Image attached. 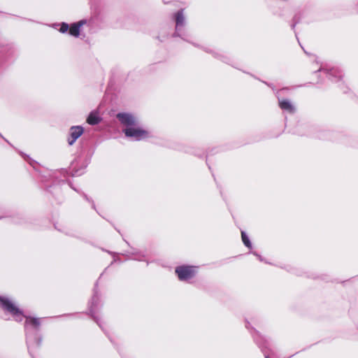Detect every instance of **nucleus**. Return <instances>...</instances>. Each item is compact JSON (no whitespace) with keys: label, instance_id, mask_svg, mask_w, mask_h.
<instances>
[{"label":"nucleus","instance_id":"nucleus-1","mask_svg":"<svg viewBox=\"0 0 358 358\" xmlns=\"http://www.w3.org/2000/svg\"><path fill=\"white\" fill-rule=\"evenodd\" d=\"M123 131L126 136L134 138L137 141L146 138L149 136V132L147 130L135 126L125 128Z\"/></svg>","mask_w":358,"mask_h":358},{"label":"nucleus","instance_id":"nucleus-2","mask_svg":"<svg viewBox=\"0 0 358 358\" xmlns=\"http://www.w3.org/2000/svg\"><path fill=\"white\" fill-rule=\"evenodd\" d=\"M176 273L180 280H187L196 273V268L193 266H180L176 268Z\"/></svg>","mask_w":358,"mask_h":358},{"label":"nucleus","instance_id":"nucleus-3","mask_svg":"<svg viewBox=\"0 0 358 358\" xmlns=\"http://www.w3.org/2000/svg\"><path fill=\"white\" fill-rule=\"evenodd\" d=\"M0 301L2 303L3 307L12 313L13 315L16 316V320H22V314L20 310L8 299L1 298Z\"/></svg>","mask_w":358,"mask_h":358},{"label":"nucleus","instance_id":"nucleus-4","mask_svg":"<svg viewBox=\"0 0 358 358\" xmlns=\"http://www.w3.org/2000/svg\"><path fill=\"white\" fill-rule=\"evenodd\" d=\"M117 117L119 121L126 127H130L132 126H136V117L129 113H118L117 115Z\"/></svg>","mask_w":358,"mask_h":358},{"label":"nucleus","instance_id":"nucleus-5","mask_svg":"<svg viewBox=\"0 0 358 358\" xmlns=\"http://www.w3.org/2000/svg\"><path fill=\"white\" fill-rule=\"evenodd\" d=\"M83 129L80 126L72 127L70 129L71 140L69 141V145H73V143L82 135Z\"/></svg>","mask_w":358,"mask_h":358},{"label":"nucleus","instance_id":"nucleus-6","mask_svg":"<svg viewBox=\"0 0 358 358\" xmlns=\"http://www.w3.org/2000/svg\"><path fill=\"white\" fill-rule=\"evenodd\" d=\"M85 24V21L81 20L77 23L72 24L69 28V33L71 36L78 37L80 34V28Z\"/></svg>","mask_w":358,"mask_h":358},{"label":"nucleus","instance_id":"nucleus-7","mask_svg":"<svg viewBox=\"0 0 358 358\" xmlns=\"http://www.w3.org/2000/svg\"><path fill=\"white\" fill-rule=\"evenodd\" d=\"M87 122L92 125L96 124L100 122V118L96 113H91L87 119Z\"/></svg>","mask_w":358,"mask_h":358},{"label":"nucleus","instance_id":"nucleus-8","mask_svg":"<svg viewBox=\"0 0 358 358\" xmlns=\"http://www.w3.org/2000/svg\"><path fill=\"white\" fill-rule=\"evenodd\" d=\"M279 106L282 110H287L289 111L291 110L290 103L287 100L279 99Z\"/></svg>","mask_w":358,"mask_h":358},{"label":"nucleus","instance_id":"nucleus-9","mask_svg":"<svg viewBox=\"0 0 358 358\" xmlns=\"http://www.w3.org/2000/svg\"><path fill=\"white\" fill-rule=\"evenodd\" d=\"M184 16L182 12H178L176 15V28L178 29L179 26L182 25L184 22Z\"/></svg>","mask_w":358,"mask_h":358},{"label":"nucleus","instance_id":"nucleus-10","mask_svg":"<svg viewBox=\"0 0 358 358\" xmlns=\"http://www.w3.org/2000/svg\"><path fill=\"white\" fill-rule=\"evenodd\" d=\"M26 324L27 325L31 324V325H32L34 327H37L39 324V322H38L37 319L27 317L26 319Z\"/></svg>","mask_w":358,"mask_h":358},{"label":"nucleus","instance_id":"nucleus-11","mask_svg":"<svg viewBox=\"0 0 358 358\" xmlns=\"http://www.w3.org/2000/svg\"><path fill=\"white\" fill-rule=\"evenodd\" d=\"M241 236H242V240H243V242L244 243V244L247 247L250 248L251 247V243H250V242L249 241V238H248V236L245 234V232H243V231L241 232Z\"/></svg>","mask_w":358,"mask_h":358},{"label":"nucleus","instance_id":"nucleus-12","mask_svg":"<svg viewBox=\"0 0 358 358\" xmlns=\"http://www.w3.org/2000/svg\"><path fill=\"white\" fill-rule=\"evenodd\" d=\"M69 28L70 27H69V25L67 24L62 23L59 30L62 33H65L69 29Z\"/></svg>","mask_w":358,"mask_h":358},{"label":"nucleus","instance_id":"nucleus-13","mask_svg":"<svg viewBox=\"0 0 358 358\" xmlns=\"http://www.w3.org/2000/svg\"><path fill=\"white\" fill-rule=\"evenodd\" d=\"M266 358H268V357H266Z\"/></svg>","mask_w":358,"mask_h":358}]
</instances>
